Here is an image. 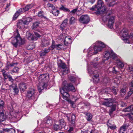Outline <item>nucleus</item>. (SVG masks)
Wrapping results in <instances>:
<instances>
[{
  "instance_id": "obj_1",
  "label": "nucleus",
  "mask_w": 133,
  "mask_h": 133,
  "mask_svg": "<svg viewBox=\"0 0 133 133\" xmlns=\"http://www.w3.org/2000/svg\"><path fill=\"white\" fill-rule=\"evenodd\" d=\"M98 60V57L95 58L94 59V63L93 64H92L89 67L88 69L90 75L97 83L99 81L98 73L97 71L95 70L94 69L97 68L98 67V64L96 63Z\"/></svg>"
},
{
  "instance_id": "obj_2",
  "label": "nucleus",
  "mask_w": 133,
  "mask_h": 133,
  "mask_svg": "<svg viewBox=\"0 0 133 133\" xmlns=\"http://www.w3.org/2000/svg\"><path fill=\"white\" fill-rule=\"evenodd\" d=\"M96 43L97 44L94 47V50L91 47L89 48L88 50L87 54L88 57L96 54L98 52L101 51L105 46V44L100 41H98Z\"/></svg>"
},
{
  "instance_id": "obj_3",
  "label": "nucleus",
  "mask_w": 133,
  "mask_h": 133,
  "mask_svg": "<svg viewBox=\"0 0 133 133\" xmlns=\"http://www.w3.org/2000/svg\"><path fill=\"white\" fill-rule=\"evenodd\" d=\"M121 38L125 43H133V34L131 33L130 35H128V30L125 29H123L120 33Z\"/></svg>"
},
{
  "instance_id": "obj_4",
  "label": "nucleus",
  "mask_w": 133,
  "mask_h": 133,
  "mask_svg": "<svg viewBox=\"0 0 133 133\" xmlns=\"http://www.w3.org/2000/svg\"><path fill=\"white\" fill-rule=\"evenodd\" d=\"M14 36L15 37H11L10 40L11 43L15 47L17 48L18 44L21 45L24 44V40L22 38L17 30L15 32Z\"/></svg>"
},
{
  "instance_id": "obj_5",
  "label": "nucleus",
  "mask_w": 133,
  "mask_h": 133,
  "mask_svg": "<svg viewBox=\"0 0 133 133\" xmlns=\"http://www.w3.org/2000/svg\"><path fill=\"white\" fill-rule=\"evenodd\" d=\"M101 9L102 10L101 11H105L106 9V6L104 5L103 2L101 0L98 1L97 5H95L90 8V10L93 11H99Z\"/></svg>"
},
{
  "instance_id": "obj_6",
  "label": "nucleus",
  "mask_w": 133,
  "mask_h": 133,
  "mask_svg": "<svg viewBox=\"0 0 133 133\" xmlns=\"http://www.w3.org/2000/svg\"><path fill=\"white\" fill-rule=\"evenodd\" d=\"M46 76L45 74L41 75L39 76V81L41 82H40L38 87L39 91L40 92L44 89L46 88L47 86L46 84H45L43 81H45L46 79Z\"/></svg>"
},
{
  "instance_id": "obj_7",
  "label": "nucleus",
  "mask_w": 133,
  "mask_h": 133,
  "mask_svg": "<svg viewBox=\"0 0 133 133\" xmlns=\"http://www.w3.org/2000/svg\"><path fill=\"white\" fill-rule=\"evenodd\" d=\"M117 57L116 55L112 50L106 51L105 52L104 57L106 59H104V61L108 60L109 57L114 59Z\"/></svg>"
},
{
  "instance_id": "obj_8",
  "label": "nucleus",
  "mask_w": 133,
  "mask_h": 133,
  "mask_svg": "<svg viewBox=\"0 0 133 133\" xmlns=\"http://www.w3.org/2000/svg\"><path fill=\"white\" fill-rule=\"evenodd\" d=\"M62 87L64 88L66 90L68 91H71L74 92L76 91L75 89L72 84L71 83L67 84L66 81L63 82Z\"/></svg>"
},
{
  "instance_id": "obj_9",
  "label": "nucleus",
  "mask_w": 133,
  "mask_h": 133,
  "mask_svg": "<svg viewBox=\"0 0 133 133\" xmlns=\"http://www.w3.org/2000/svg\"><path fill=\"white\" fill-rule=\"evenodd\" d=\"M79 21L83 24H87L89 22V17L87 15H82L80 17Z\"/></svg>"
},
{
  "instance_id": "obj_10",
  "label": "nucleus",
  "mask_w": 133,
  "mask_h": 133,
  "mask_svg": "<svg viewBox=\"0 0 133 133\" xmlns=\"http://www.w3.org/2000/svg\"><path fill=\"white\" fill-rule=\"evenodd\" d=\"M67 91L64 88L62 87V89H60V92L63 95L62 97L65 99H67L69 96Z\"/></svg>"
},
{
  "instance_id": "obj_11",
  "label": "nucleus",
  "mask_w": 133,
  "mask_h": 133,
  "mask_svg": "<svg viewBox=\"0 0 133 133\" xmlns=\"http://www.w3.org/2000/svg\"><path fill=\"white\" fill-rule=\"evenodd\" d=\"M35 93V91L33 89H30L27 92V94L26 95V97L29 98H32L34 96V95Z\"/></svg>"
},
{
  "instance_id": "obj_12",
  "label": "nucleus",
  "mask_w": 133,
  "mask_h": 133,
  "mask_svg": "<svg viewBox=\"0 0 133 133\" xmlns=\"http://www.w3.org/2000/svg\"><path fill=\"white\" fill-rule=\"evenodd\" d=\"M113 101L111 98L105 100L102 102V104L105 106L109 107L112 104Z\"/></svg>"
},
{
  "instance_id": "obj_13",
  "label": "nucleus",
  "mask_w": 133,
  "mask_h": 133,
  "mask_svg": "<svg viewBox=\"0 0 133 133\" xmlns=\"http://www.w3.org/2000/svg\"><path fill=\"white\" fill-rule=\"evenodd\" d=\"M67 119L69 121H71L72 123H74L75 120V115L72 114H68L66 115Z\"/></svg>"
},
{
  "instance_id": "obj_14",
  "label": "nucleus",
  "mask_w": 133,
  "mask_h": 133,
  "mask_svg": "<svg viewBox=\"0 0 133 133\" xmlns=\"http://www.w3.org/2000/svg\"><path fill=\"white\" fill-rule=\"evenodd\" d=\"M57 65L60 68L64 69L66 68V65L65 64L61 59L58 60L57 61Z\"/></svg>"
},
{
  "instance_id": "obj_15",
  "label": "nucleus",
  "mask_w": 133,
  "mask_h": 133,
  "mask_svg": "<svg viewBox=\"0 0 133 133\" xmlns=\"http://www.w3.org/2000/svg\"><path fill=\"white\" fill-rule=\"evenodd\" d=\"M114 21V18L113 16L111 17L109 19L108 22V26L111 29L113 27Z\"/></svg>"
},
{
  "instance_id": "obj_16",
  "label": "nucleus",
  "mask_w": 133,
  "mask_h": 133,
  "mask_svg": "<svg viewBox=\"0 0 133 133\" xmlns=\"http://www.w3.org/2000/svg\"><path fill=\"white\" fill-rule=\"evenodd\" d=\"M64 42L65 45H68L69 44L71 43L72 41L71 37L69 36H66L65 37Z\"/></svg>"
},
{
  "instance_id": "obj_17",
  "label": "nucleus",
  "mask_w": 133,
  "mask_h": 133,
  "mask_svg": "<svg viewBox=\"0 0 133 133\" xmlns=\"http://www.w3.org/2000/svg\"><path fill=\"white\" fill-rule=\"evenodd\" d=\"M44 122L49 125H51L52 123L51 118L49 117H45L44 119Z\"/></svg>"
},
{
  "instance_id": "obj_18",
  "label": "nucleus",
  "mask_w": 133,
  "mask_h": 133,
  "mask_svg": "<svg viewBox=\"0 0 133 133\" xmlns=\"http://www.w3.org/2000/svg\"><path fill=\"white\" fill-rule=\"evenodd\" d=\"M20 90L21 91H24L26 88V83H21L19 84Z\"/></svg>"
},
{
  "instance_id": "obj_19",
  "label": "nucleus",
  "mask_w": 133,
  "mask_h": 133,
  "mask_svg": "<svg viewBox=\"0 0 133 133\" xmlns=\"http://www.w3.org/2000/svg\"><path fill=\"white\" fill-rule=\"evenodd\" d=\"M5 110H2V111L0 112V121H4L6 118V116L5 115Z\"/></svg>"
},
{
  "instance_id": "obj_20",
  "label": "nucleus",
  "mask_w": 133,
  "mask_h": 133,
  "mask_svg": "<svg viewBox=\"0 0 133 133\" xmlns=\"http://www.w3.org/2000/svg\"><path fill=\"white\" fill-rule=\"evenodd\" d=\"M50 43L49 41L46 39H44L42 40L41 44L42 46L45 47L49 45Z\"/></svg>"
},
{
  "instance_id": "obj_21",
  "label": "nucleus",
  "mask_w": 133,
  "mask_h": 133,
  "mask_svg": "<svg viewBox=\"0 0 133 133\" xmlns=\"http://www.w3.org/2000/svg\"><path fill=\"white\" fill-rule=\"evenodd\" d=\"M110 109L109 110V113L110 115L112 114L114 111L115 110L116 105L115 104H113L112 103V104L110 106Z\"/></svg>"
},
{
  "instance_id": "obj_22",
  "label": "nucleus",
  "mask_w": 133,
  "mask_h": 133,
  "mask_svg": "<svg viewBox=\"0 0 133 133\" xmlns=\"http://www.w3.org/2000/svg\"><path fill=\"white\" fill-rule=\"evenodd\" d=\"M24 24H25L24 23V21L22 20H20L17 23V26L18 28L20 29L22 28Z\"/></svg>"
},
{
  "instance_id": "obj_23",
  "label": "nucleus",
  "mask_w": 133,
  "mask_h": 133,
  "mask_svg": "<svg viewBox=\"0 0 133 133\" xmlns=\"http://www.w3.org/2000/svg\"><path fill=\"white\" fill-rule=\"evenodd\" d=\"M59 122L61 125L60 127H61L62 129L63 128L65 129V127L66 125V123L64 120L63 119L60 120L59 121Z\"/></svg>"
},
{
  "instance_id": "obj_24",
  "label": "nucleus",
  "mask_w": 133,
  "mask_h": 133,
  "mask_svg": "<svg viewBox=\"0 0 133 133\" xmlns=\"http://www.w3.org/2000/svg\"><path fill=\"white\" fill-rule=\"evenodd\" d=\"M128 127V126L127 125L124 124L120 128L119 133H124Z\"/></svg>"
},
{
  "instance_id": "obj_25",
  "label": "nucleus",
  "mask_w": 133,
  "mask_h": 133,
  "mask_svg": "<svg viewBox=\"0 0 133 133\" xmlns=\"http://www.w3.org/2000/svg\"><path fill=\"white\" fill-rule=\"evenodd\" d=\"M32 18L30 17H26L24 21V23L25 24H28L30 22L32 21Z\"/></svg>"
},
{
  "instance_id": "obj_26",
  "label": "nucleus",
  "mask_w": 133,
  "mask_h": 133,
  "mask_svg": "<svg viewBox=\"0 0 133 133\" xmlns=\"http://www.w3.org/2000/svg\"><path fill=\"white\" fill-rule=\"evenodd\" d=\"M3 130V131L8 132L9 133H15V130L13 129H5Z\"/></svg>"
},
{
  "instance_id": "obj_27",
  "label": "nucleus",
  "mask_w": 133,
  "mask_h": 133,
  "mask_svg": "<svg viewBox=\"0 0 133 133\" xmlns=\"http://www.w3.org/2000/svg\"><path fill=\"white\" fill-rule=\"evenodd\" d=\"M86 118L88 121H90L92 118V115L90 113H88L86 114Z\"/></svg>"
},
{
  "instance_id": "obj_28",
  "label": "nucleus",
  "mask_w": 133,
  "mask_h": 133,
  "mask_svg": "<svg viewBox=\"0 0 133 133\" xmlns=\"http://www.w3.org/2000/svg\"><path fill=\"white\" fill-rule=\"evenodd\" d=\"M59 10H63L65 12H69V10L65 7L63 5H61V6L60 7Z\"/></svg>"
},
{
  "instance_id": "obj_29",
  "label": "nucleus",
  "mask_w": 133,
  "mask_h": 133,
  "mask_svg": "<svg viewBox=\"0 0 133 133\" xmlns=\"http://www.w3.org/2000/svg\"><path fill=\"white\" fill-rule=\"evenodd\" d=\"M56 49L58 50H60L64 48V45L62 44L56 45Z\"/></svg>"
},
{
  "instance_id": "obj_30",
  "label": "nucleus",
  "mask_w": 133,
  "mask_h": 133,
  "mask_svg": "<svg viewBox=\"0 0 133 133\" xmlns=\"http://www.w3.org/2000/svg\"><path fill=\"white\" fill-rule=\"evenodd\" d=\"M51 12L54 15L56 16H58L59 14V11L57 9L53 10Z\"/></svg>"
},
{
  "instance_id": "obj_31",
  "label": "nucleus",
  "mask_w": 133,
  "mask_h": 133,
  "mask_svg": "<svg viewBox=\"0 0 133 133\" xmlns=\"http://www.w3.org/2000/svg\"><path fill=\"white\" fill-rule=\"evenodd\" d=\"M38 16L41 18H44L45 19H47L46 17L43 14V12L42 11H39L38 14Z\"/></svg>"
},
{
  "instance_id": "obj_32",
  "label": "nucleus",
  "mask_w": 133,
  "mask_h": 133,
  "mask_svg": "<svg viewBox=\"0 0 133 133\" xmlns=\"http://www.w3.org/2000/svg\"><path fill=\"white\" fill-rule=\"evenodd\" d=\"M17 64L18 63L17 62H13L7 65H6V67L9 69V68H11L15 65H17Z\"/></svg>"
},
{
  "instance_id": "obj_33",
  "label": "nucleus",
  "mask_w": 133,
  "mask_h": 133,
  "mask_svg": "<svg viewBox=\"0 0 133 133\" xmlns=\"http://www.w3.org/2000/svg\"><path fill=\"white\" fill-rule=\"evenodd\" d=\"M33 6L32 4H30L26 5L24 8L25 10L26 11L28 10L29 9L32 8Z\"/></svg>"
},
{
  "instance_id": "obj_34",
  "label": "nucleus",
  "mask_w": 133,
  "mask_h": 133,
  "mask_svg": "<svg viewBox=\"0 0 133 133\" xmlns=\"http://www.w3.org/2000/svg\"><path fill=\"white\" fill-rule=\"evenodd\" d=\"M131 109H132V105L128 107L123 109V111L125 112L131 111Z\"/></svg>"
},
{
  "instance_id": "obj_35",
  "label": "nucleus",
  "mask_w": 133,
  "mask_h": 133,
  "mask_svg": "<svg viewBox=\"0 0 133 133\" xmlns=\"http://www.w3.org/2000/svg\"><path fill=\"white\" fill-rule=\"evenodd\" d=\"M107 125L109 128L112 129H115L116 127L115 125H112L110 123L108 122L107 123Z\"/></svg>"
},
{
  "instance_id": "obj_36",
  "label": "nucleus",
  "mask_w": 133,
  "mask_h": 133,
  "mask_svg": "<svg viewBox=\"0 0 133 133\" xmlns=\"http://www.w3.org/2000/svg\"><path fill=\"white\" fill-rule=\"evenodd\" d=\"M26 35L29 38H30L32 40H34L35 39H36V38H35V37H34V36H33V35H32L29 32H27Z\"/></svg>"
},
{
  "instance_id": "obj_37",
  "label": "nucleus",
  "mask_w": 133,
  "mask_h": 133,
  "mask_svg": "<svg viewBox=\"0 0 133 133\" xmlns=\"http://www.w3.org/2000/svg\"><path fill=\"white\" fill-rule=\"evenodd\" d=\"M117 65L121 68H123L124 66V64L121 62L119 60H118L117 61Z\"/></svg>"
},
{
  "instance_id": "obj_38",
  "label": "nucleus",
  "mask_w": 133,
  "mask_h": 133,
  "mask_svg": "<svg viewBox=\"0 0 133 133\" xmlns=\"http://www.w3.org/2000/svg\"><path fill=\"white\" fill-rule=\"evenodd\" d=\"M54 129L56 131L62 129L61 127L58 125L55 124L54 125Z\"/></svg>"
},
{
  "instance_id": "obj_39",
  "label": "nucleus",
  "mask_w": 133,
  "mask_h": 133,
  "mask_svg": "<svg viewBox=\"0 0 133 133\" xmlns=\"http://www.w3.org/2000/svg\"><path fill=\"white\" fill-rule=\"evenodd\" d=\"M35 47V45L33 44H31L27 47V49L29 50H31Z\"/></svg>"
},
{
  "instance_id": "obj_40",
  "label": "nucleus",
  "mask_w": 133,
  "mask_h": 133,
  "mask_svg": "<svg viewBox=\"0 0 133 133\" xmlns=\"http://www.w3.org/2000/svg\"><path fill=\"white\" fill-rule=\"evenodd\" d=\"M133 93V86H131L130 88V90L128 93V97L130 96Z\"/></svg>"
},
{
  "instance_id": "obj_41",
  "label": "nucleus",
  "mask_w": 133,
  "mask_h": 133,
  "mask_svg": "<svg viewBox=\"0 0 133 133\" xmlns=\"http://www.w3.org/2000/svg\"><path fill=\"white\" fill-rule=\"evenodd\" d=\"M128 71L130 74L133 73V66L131 65H129L128 66Z\"/></svg>"
},
{
  "instance_id": "obj_42",
  "label": "nucleus",
  "mask_w": 133,
  "mask_h": 133,
  "mask_svg": "<svg viewBox=\"0 0 133 133\" xmlns=\"http://www.w3.org/2000/svg\"><path fill=\"white\" fill-rule=\"evenodd\" d=\"M25 11L24 8H21L18 9L17 12L20 15Z\"/></svg>"
},
{
  "instance_id": "obj_43",
  "label": "nucleus",
  "mask_w": 133,
  "mask_h": 133,
  "mask_svg": "<svg viewBox=\"0 0 133 133\" xmlns=\"http://www.w3.org/2000/svg\"><path fill=\"white\" fill-rule=\"evenodd\" d=\"M46 6L48 8H50L52 9V10L55 9V7L52 4L50 3H48L47 4Z\"/></svg>"
},
{
  "instance_id": "obj_44",
  "label": "nucleus",
  "mask_w": 133,
  "mask_h": 133,
  "mask_svg": "<svg viewBox=\"0 0 133 133\" xmlns=\"http://www.w3.org/2000/svg\"><path fill=\"white\" fill-rule=\"evenodd\" d=\"M69 79L72 82H75L76 81V78L75 77L71 76L69 77Z\"/></svg>"
},
{
  "instance_id": "obj_45",
  "label": "nucleus",
  "mask_w": 133,
  "mask_h": 133,
  "mask_svg": "<svg viewBox=\"0 0 133 133\" xmlns=\"http://www.w3.org/2000/svg\"><path fill=\"white\" fill-rule=\"evenodd\" d=\"M13 90L15 94H17L19 91L16 85H15V86L13 88Z\"/></svg>"
},
{
  "instance_id": "obj_46",
  "label": "nucleus",
  "mask_w": 133,
  "mask_h": 133,
  "mask_svg": "<svg viewBox=\"0 0 133 133\" xmlns=\"http://www.w3.org/2000/svg\"><path fill=\"white\" fill-rule=\"evenodd\" d=\"M76 21V19L74 17H72L70 19V23L71 24L75 23Z\"/></svg>"
},
{
  "instance_id": "obj_47",
  "label": "nucleus",
  "mask_w": 133,
  "mask_h": 133,
  "mask_svg": "<svg viewBox=\"0 0 133 133\" xmlns=\"http://www.w3.org/2000/svg\"><path fill=\"white\" fill-rule=\"evenodd\" d=\"M19 15V14L16 11L13 17V20H15Z\"/></svg>"
},
{
  "instance_id": "obj_48",
  "label": "nucleus",
  "mask_w": 133,
  "mask_h": 133,
  "mask_svg": "<svg viewBox=\"0 0 133 133\" xmlns=\"http://www.w3.org/2000/svg\"><path fill=\"white\" fill-rule=\"evenodd\" d=\"M118 91V89H116L115 87H114L112 88V92L115 95L117 94V92Z\"/></svg>"
},
{
  "instance_id": "obj_49",
  "label": "nucleus",
  "mask_w": 133,
  "mask_h": 133,
  "mask_svg": "<svg viewBox=\"0 0 133 133\" xmlns=\"http://www.w3.org/2000/svg\"><path fill=\"white\" fill-rule=\"evenodd\" d=\"M39 25V23L37 22L34 23L33 25V29H36Z\"/></svg>"
},
{
  "instance_id": "obj_50",
  "label": "nucleus",
  "mask_w": 133,
  "mask_h": 133,
  "mask_svg": "<svg viewBox=\"0 0 133 133\" xmlns=\"http://www.w3.org/2000/svg\"><path fill=\"white\" fill-rule=\"evenodd\" d=\"M4 103L2 100L0 99V109H2L4 106Z\"/></svg>"
},
{
  "instance_id": "obj_51",
  "label": "nucleus",
  "mask_w": 133,
  "mask_h": 133,
  "mask_svg": "<svg viewBox=\"0 0 133 133\" xmlns=\"http://www.w3.org/2000/svg\"><path fill=\"white\" fill-rule=\"evenodd\" d=\"M65 69H64L63 70V71H62V74L63 75L67 74L69 70L68 69H67V67L66 68H65Z\"/></svg>"
},
{
  "instance_id": "obj_52",
  "label": "nucleus",
  "mask_w": 133,
  "mask_h": 133,
  "mask_svg": "<svg viewBox=\"0 0 133 133\" xmlns=\"http://www.w3.org/2000/svg\"><path fill=\"white\" fill-rule=\"evenodd\" d=\"M126 91V90L125 88L121 89L120 90V93L121 94H123L124 95ZM122 95V94H121V95Z\"/></svg>"
},
{
  "instance_id": "obj_53",
  "label": "nucleus",
  "mask_w": 133,
  "mask_h": 133,
  "mask_svg": "<svg viewBox=\"0 0 133 133\" xmlns=\"http://www.w3.org/2000/svg\"><path fill=\"white\" fill-rule=\"evenodd\" d=\"M68 132L69 133H72L74 132V128L72 127H70L68 131Z\"/></svg>"
},
{
  "instance_id": "obj_54",
  "label": "nucleus",
  "mask_w": 133,
  "mask_h": 133,
  "mask_svg": "<svg viewBox=\"0 0 133 133\" xmlns=\"http://www.w3.org/2000/svg\"><path fill=\"white\" fill-rule=\"evenodd\" d=\"M80 11L79 10H78V8H76L74 9L72 11L70 12V13H72L73 14H75L77 11Z\"/></svg>"
},
{
  "instance_id": "obj_55",
  "label": "nucleus",
  "mask_w": 133,
  "mask_h": 133,
  "mask_svg": "<svg viewBox=\"0 0 133 133\" xmlns=\"http://www.w3.org/2000/svg\"><path fill=\"white\" fill-rule=\"evenodd\" d=\"M106 9H107V8H106V9L105 11L104 12V11H101V10H102V9H101L99 11L96 12H95L96 14H99V13H101L102 14H103V13H105L106 12Z\"/></svg>"
},
{
  "instance_id": "obj_56",
  "label": "nucleus",
  "mask_w": 133,
  "mask_h": 133,
  "mask_svg": "<svg viewBox=\"0 0 133 133\" xmlns=\"http://www.w3.org/2000/svg\"><path fill=\"white\" fill-rule=\"evenodd\" d=\"M8 78L9 80V81H10L12 83H13L14 81V79L12 78L11 76L10 75H9Z\"/></svg>"
},
{
  "instance_id": "obj_57",
  "label": "nucleus",
  "mask_w": 133,
  "mask_h": 133,
  "mask_svg": "<svg viewBox=\"0 0 133 133\" xmlns=\"http://www.w3.org/2000/svg\"><path fill=\"white\" fill-rule=\"evenodd\" d=\"M19 70V68L17 67H15V68L13 69L12 71L14 72H17Z\"/></svg>"
},
{
  "instance_id": "obj_58",
  "label": "nucleus",
  "mask_w": 133,
  "mask_h": 133,
  "mask_svg": "<svg viewBox=\"0 0 133 133\" xmlns=\"http://www.w3.org/2000/svg\"><path fill=\"white\" fill-rule=\"evenodd\" d=\"M67 25L65 24L62 23L61 24L60 26V28L62 29V30Z\"/></svg>"
},
{
  "instance_id": "obj_59",
  "label": "nucleus",
  "mask_w": 133,
  "mask_h": 133,
  "mask_svg": "<svg viewBox=\"0 0 133 133\" xmlns=\"http://www.w3.org/2000/svg\"><path fill=\"white\" fill-rule=\"evenodd\" d=\"M10 6V3H8L7 4L6 7L5 8V10L8 11L9 10V7Z\"/></svg>"
},
{
  "instance_id": "obj_60",
  "label": "nucleus",
  "mask_w": 133,
  "mask_h": 133,
  "mask_svg": "<svg viewBox=\"0 0 133 133\" xmlns=\"http://www.w3.org/2000/svg\"><path fill=\"white\" fill-rule=\"evenodd\" d=\"M2 75L5 79H6L8 78V77L9 76V75H8L6 73H5Z\"/></svg>"
},
{
  "instance_id": "obj_61",
  "label": "nucleus",
  "mask_w": 133,
  "mask_h": 133,
  "mask_svg": "<svg viewBox=\"0 0 133 133\" xmlns=\"http://www.w3.org/2000/svg\"><path fill=\"white\" fill-rule=\"evenodd\" d=\"M43 51L46 54L48 53L50 51V49L49 48L48 49H44Z\"/></svg>"
},
{
  "instance_id": "obj_62",
  "label": "nucleus",
  "mask_w": 133,
  "mask_h": 133,
  "mask_svg": "<svg viewBox=\"0 0 133 133\" xmlns=\"http://www.w3.org/2000/svg\"><path fill=\"white\" fill-rule=\"evenodd\" d=\"M112 72L114 74H116L117 73V71L115 69V67L113 68Z\"/></svg>"
},
{
  "instance_id": "obj_63",
  "label": "nucleus",
  "mask_w": 133,
  "mask_h": 133,
  "mask_svg": "<svg viewBox=\"0 0 133 133\" xmlns=\"http://www.w3.org/2000/svg\"><path fill=\"white\" fill-rule=\"evenodd\" d=\"M56 45L54 43V41H53L51 46V48H52V49H53L54 48H56Z\"/></svg>"
},
{
  "instance_id": "obj_64",
  "label": "nucleus",
  "mask_w": 133,
  "mask_h": 133,
  "mask_svg": "<svg viewBox=\"0 0 133 133\" xmlns=\"http://www.w3.org/2000/svg\"><path fill=\"white\" fill-rule=\"evenodd\" d=\"M46 55L44 51L43 50L41 51V52L40 53V55L41 56H44Z\"/></svg>"
}]
</instances>
